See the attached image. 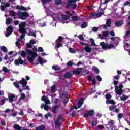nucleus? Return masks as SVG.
<instances>
[{"label": "nucleus", "mask_w": 130, "mask_h": 130, "mask_svg": "<svg viewBox=\"0 0 130 130\" xmlns=\"http://www.w3.org/2000/svg\"><path fill=\"white\" fill-rule=\"evenodd\" d=\"M124 21L123 20H119L116 21L115 22V26L118 28V27H120L122 25H123Z\"/></svg>", "instance_id": "2eb2a0df"}, {"label": "nucleus", "mask_w": 130, "mask_h": 130, "mask_svg": "<svg viewBox=\"0 0 130 130\" xmlns=\"http://www.w3.org/2000/svg\"><path fill=\"white\" fill-rule=\"evenodd\" d=\"M90 41L92 46H97V45H96V44L95 43V40H93V39H92V38L90 39Z\"/></svg>", "instance_id": "c9c22d12"}, {"label": "nucleus", "mask_w": 130, "mask_h": 130, "mask_svg": "<svg viewBox=\"0 0 130 130\" xmlns=\"http://www.w3.org/2000/svg\"><path fill=\"white\" fill-rule=\"evenodd\" d=\"M14 129L15 130H22V127L20 126V125L18 124H15L14 126Z\"/></svg>", "instance_id": "bb28decb"}, {"label": "nucleus", "mask_w": 130, "mask_h": 130, "mask_svg": "<svg viewBox=\"0 0 130 130\" xmlns=\"http://www.w3.org/2000/svg\"><path fill=\"white\" fill-rule=\"evenodd\" d=\"M21 54L22 57L25 58L26 57V54H28V53H27V51H26V52H24V51H22Z\"/></svg>", "instance_id": "4c0bfd02"}, {"label": "nucleus", "mask_w": 130, "mask_h": 130, "mask_svg": "<svg viewBox=\"0 0 130 130\" xmlns=\"http://www.w3.org/2000/svg\"><path fill=\"white\" fill-rule=\"evenodd\" d=\"M16 98V95H15L14 94H11L8 96V99L9 102H13V101H14V98Z\"/></svg>", "instance_id": "a211bd4d"}, {"label": "nucleus", "mask_w": 130, "mask_h": 130, "mask_svg": "<svg viewBox=\"0 0 130 130\" xmlns=\"http://www.w3.org/2000/svg\"><path fill=\"white\" fill-rule=\"evenodd\" d=\"M11 5H10V3H6L4 5H1V11H5V9L6 8H9Z\"/></svg>", "instance_id": "dca6fc26"}, {"label": "nucleus", "mask_w": 130, "mask_h": 130, "mask_svg": "<svg viewBox=\"0 0 130 130\" xmlns=\"http://www.w3.org/2000/svg\"><path fill=\"white\" fill-rule=\"evenodd\" d=\"M18 84L22 85V87L23 88H24V87H26L25 89L26 90H29V86H27V84H28V81H27L26 79H25V78H22V80H20L18 82Z\"/></svg>", "instance_id": "39448f33"}, {"label": "nucleus", "mask_w": 130, "mask_h": 130, "mask_svg": "<svg viewBox=\"0 0 130 130\" xmlns=\"http://www.w3.org/2000/svg\"><path fill=\"white\" fill-rule=\"evenodd\" d=\"M94 114H95V111L93 110L87 111L86 113L84 114V117L87 118L89 116H92Z\"/></svg>", "instance_id": "6e6552de"}, {"label": "nucleus", "mask_w": 130, "mask_h": 130, "mask_svg": "<svg viewBox=\"0 0 130 130\" xmlns=\"http://www.w3.org/2000/svg\"><path fill=\"white\" fill-rule=\"evenodd\" d=\"M120 99L121 101H125V100L128 99V96L125 95H123L122 97H120Z\"/></svg>", "instance_id": "72a5a7b5"}, {"label": "nucleus", "mask_w": 130, "mask_h": 130, "mask_svg": "<svg viewBox=\"0 0 130 130\" xmlns=\"http://www.w3.org/2000/svg\"><path fill=\"white\" fill-rule=\"evenodd\" d=\"M129 35H130V30H128L126 31L125 36H129Z\"/></svg>", "instance_id": "774afa93"}, {"label": "nucleus", "mask_w": 130, "mask_h": 130, "mask_svg": "<svg viewBox=\"0 0 130 130\" xmlns=\"http://www.w3.org/2000/svg\"><path fill=\"white\" fill-rule=\"evenodd\" d=\"M126 43H125V46L126 47H127V48H130V40H126ZM127 41H128L129 42L127 43Z\"/></svg>", "instance_id": "a18cd8bd"}, {"label": "nucleus", "mask_w": 130, "mask_h": 130, "mask_svg": "<svg viewBox=\"0 0 130 130\" xmlns=\"http://www.w3.org/2000/svg\"><path fill=\"white\" fill-rule=\"evenodd\" d=\"M26 53H27L28 55H30V56H31V57L28 58L29 62H30L31 64H35L36 66H38V63H34V59L36 58V57L37 56V53L34 52L33 51L30 49L26 50Z\"/></svg>", "instance_id": "f257e3e1"}, {"label": "nucleus", "mask_w": 130, "mask_h": 130, "mask_svg": "<svg viewBox=\"0 0 130 130\" xmlns=\"http://www.w3.org/2000/svg\"><path fill=\"white\" fill-rule=\"evenodd\" d=\"M2 72H4V73H10V70H8V68L4 66L2 69Z\"/></svg>", "instance_id": "2f4dec72"}, {"label": "nucleus", "mask_w": 130, "mask_h": 130, "mask_svg": "<svg viewBox=\"0 0 130 130\" xmlns=\"http://www.w3.org/2000/svg\"><path fill=\"white\" fill-rule=\"evenodd\" d=\"M115 90L117 95H122L123 93V90L119 89V88H118V86H115Z\"/></svg>", "instance_id": "ddd939ff"}, {"label": "nucleus", "mask_w": 130, "mask_h": 130, "mask_svg": "<svg viewBox=\"0 0 130 130\" xmlns=\"http://www.w3.org/2000/svg\"><path fill=\"white\" fill-rule=\"evenodd\" d=\"M83 72V68H78L77 70H74L73 71V73L74 75H79L81 74Z\"/></svg>", "instance_id": "f8f14e48"}, {"label": "nucleus", "mask_w": 130, "mask_h": 130, "mask_svg": "<svg viewBox=\"0 0 130 130\" xmlns=\"http://www.w3.org/2000/svg\"><path fill=\"white\" fill-rule=\"evenodd\" d=\"M62 3V0H55V4L56 5H60Z\"/></svg>", "instance_id": "49530a36"}, {"label": "nucleus", "mask_w": 130, "mask_h": 130, "mask_svg": "<svg viewBox=\"0 0 130 130\" xmlns=\"http://www.w3.org/2000/svg\"><path fill=\"white\" fill-rule=\"evenodd\" d=\"M80 0H68L69 4H73V3H76V2H79Z\"/></svg>", "instance_id": "09e8293b"}, {"label": "nucleus", "mask_w": 130, "mask_h": 130, "mask_svg": "<svg viewBox=\"0 0 130 130\" xmlns=\"http://www.w3.org/2000/svg\"><path fill=\"white\" fill-rule=\"evenodd\" d=\"M96 79L98 80V82H102V78L99 75L96 76Z\"/></svg>", "instance_id": "5fc2aeb1"}, {"label": "nucleus", "mask_w": 130, "mask_h": 130, "mask_svg": "<svg viewBox=\"0 0 130 130\" xmlns=\"http://www.w3.org/2000/svg\"><path fill=\"white\" fill-rule=\"evenodd\" d=\"M37 50H38V51L39 52H43V51H44V50L43 48L42 47H38Z\"/></svg>", "instance_id": "603ef678"}, {"label": "nucleus", "mask_w": 130, "mask_h": 130, "mask_svg": "<svg viewBox=\"0 0 130 130\" xmlns=\"http://www.w3.org/2000/svg\"><path fill=\"white\" fill-rule=\"evenodd\" d=\"M70 5L71 6V7H72V9H73V10H75V9H76V8H77V4H74L72 5V4H70Z\"/></svg>", "instance_id": "6e6d98bb"}, {"label": "nucleus", "mask_w": 130, "mask_h": 130, "mask_svg": "<svg viewBox=\"0 0 130 130\" xmlns=\"http://www.w3.org/2000/svg\"><path fill=\"white\" fill-rule=\"evenodd\" d=\"M103 15H104L103 12L96 13V17H101Z\"/></svg>", "instance_id": "8fccbe9b"}, {"label": "nucleus", "mask_w": 130, "mask_h": 130, "mask_svg": "<svg viewBox=\"0 0 130 130\" xmlns=\"http://www.w3.org/2000/svg\"><path fill=\"white\" fill-rule=\"evenodd\" d=\"M83 50H84L87 53H90L92 51V49L89 47V45H87L85 47H84Z\"/></svg>", "instance_id": "aec40b11"}, {"label": "nucleus", "mask_w": 130, "mask_h": 130, "mask_svg": "<svg viewBox=\"0 0 130 130\" xmlns=\"http://www.w3.org/2000/svg\"><path fill=\"white\" fill-rule=\"evenodd\" d=\"M83 104H84V99L83 98H81L78 100V103L77 104L78 108H81Z\"/></svg>", "instance_id": "4468645a"}, {"label": "nucleus", "mask_w": 130, "mask_h": 130, "mask_svg": "<svg viewBox=\"0 0 130 130\" xmlns=\"http://www.w3.org/2000/svg\"><path fill=\"white\" fill-rule=\"evenodd\" d=\"M82 29H85V28H87L88 27V23L87 22H83L81 25Z\"/></svg>", "instance_id": "5701e85b"}, {"label": "nucleus", "mask_w": 130, "mask_h": 130, "mask_svg": "<svg viewBox=\"0 0 130 130\" xmlns=\"http://www.w3.org/2000/svg\"><path fill=\"white\" fill-rule=\"evenodd\" d=\"M63 39V37H62V36H59L58 38V39H57L56 40V42H61V41Z\"/></svg>", "instance_id": "a19ab883"}, {"label": "nucleus", "mask_w": 130, "mask_h": 130, "mask_svg": "<svg viewBox=\"0 0 130 130\" xmlns=\"http://www.w3.org/2000/svg\"><path fill=\"white\" fill-rule=\"evenodd\" d=\"M92 82L93 86H95L96 85V77H94L93 80L91 81Z\"/></svg>", "instance_id": "864d4df0"}, {"label": "nucleus", "mask_w": 130, "mask_h": 130, "mask_svg": "<svg viewBox=\"0 0 130 130\" xmlns=\"http://www.w3.org/2000/svg\"><path fill=\"white\" fill-rule=\"evenodd\" d=\"M106 24L102 25L104 29H107V28H110L111 27V20L108 19L106 21Z\"/></svg>", "instance_id": "9d476101"}, {"label": "nucleus", "mask_w": 130, "mask_h": 130, "mask_svg": "<svg viewBox=\"0 0 130 130\" xmlns=\"http://www.w3.org/2000/svg\"><path fill=\"white\" fill-rule=\"evenodd\" d=\"M45 110H48L49 109V106L47 105H45L44 108Z\"/></svg>", "instance_id": "e2e57ef3"}, {"label": "nucleus", "mask_w": 130, "mask_h": 130, "mask_svg": "<svg viewBox=\"0 0 130 130\" xmlns=\"http://www.w3.org/2000/svg\"><path fill=\"white\" fill-rule=\"evenodd\" d=\"M122 117H123V114H122V113H119L118 114V118H119V119H121Z\"/></svg>", "instance_id": "4d7b16f0"}, {"label": "nucleus", "mask_w": 130, "mask_h": 130, "mask_svg": "<svg viewBox=\"0 0 130 130\" xmlns=\"http://www.w3.org/2000/svg\"><path fill=\"white\" fill-rule=\"evenodd\" d=\"M100 45L102 46L103 49H111V48H113L114 47V45H109L108 44L105 43L104 42L100 43Z\"/></svg>", "instance_id": "7ed1b4c3"}, {"label": "nucleus", "mask_w": 130, "mask_h": 130, "mask_svg": "<svg viewBox=\"0 0 130 130\" xmlns=\"http://www.w3.org/2000/svg\"><path fill=\"white\" fill-rule=\"evenodd\" d=\"M38 62H39V63L41 64V66H42V64L44 63V62L43 61V59H42L41 57H39L38 59Z\"/></svg>", "instance_id": "c756f323"}, {"label": "nucleus", "mask_w": 130, "mask_h": 130, "mask_svg": "<svg viewBox=\"0 0 130 130\" xmlns=\"http://www.w3.org/2000/svg\"><path fill=\"white\" fill-rule=\"evenodd\" d=\"M9 14L11 15V16H12V17H15L16 16V12L14 11V10H10L9 11Z\"/></svg>", "instance_id": "473e14b6"}, {"label": "nucleus", "mask_w": 130, "mask_h": 130, "mask_svg": "<svg viewBox=\"0 0 130 130\" xmlns=\"http://www.w3.org/2000/svg\"><path fill=\"white\" fill-rule=\"evenodd\" d=\"M29 42H30V44H36V42L34 40H30Z\"/></svg>", "instance_id": "69168bd1"}, {"label": "nucleus", "mask_w": 130, "mask_h": 130, "mask_svg": "<svg viewBox=\"0 0 130 130\" xmlns=\"http://www.w3.org/2000/svg\"><path fill=\"white\" fill-rule=\"evenodd\" d=\"M87 80L88 82H92V80H93V78L91 76H89L87 77Z\"/></svg>", "instance_id": "13d9d810"}, {"label": "nucleus", "mask_w": 130, "mask_h": 130, "mask_svg": "<svg viewBox=\"0 0 130 130\" xmlns=\"http://www.w3.org/2000/svg\"><path fill=\"white\" fill-rule=\"evenodd\" d=\"M114 78V80L115 81V80H116V81H118L119 78H120V76L119 75H117V76H115L113 77Z\"/></svg>", "instance_id": "bf43d9fd"}, {"label": "nucleus", "mask_w": 130, "mask_h": 130, "mask_svg": "<svg viewBox=\"0 0 130 130\" xmlns=\"http://www.w3.org/2000/svg\"><path fill=\"white\" fill-rule=\"evenodd\" d=\"M35 130H45V126L41 125L35 128Z\"/></svg>", "instance_id": "4be33fe9"}, {"label": "nucleus", "mask_w": 130, "mask_h": 130, "mask_svg": "<svg viewBox=\"0 0 130 130\" xmlns=\"http://www.w3.org/2000/svg\"><path fill=\"white\" fill-rule=\"evenodd\" d=\"M72 20L73 22H78V21L80 20V18L77 16H74L72 17Z\"/></svg>", "instance_id": "393cba45"}, {"label": "nucleus", "mask_w": 130, "mask_h": 130, "mask_svg": "<svg viewBox=\"0 0 130 130\" xmlns=\"http://www.w3.org/2000/svg\"><path fill=\"white\" fill-rule=\"evenodd\" d=\"M52 70H54V71H60V68L58 67V66L54 65L52 67Z\"/></svg>", "instance_id": "a878e982"}, {"label": "nucleus", "mask_w": 130, "mask_h": 130, "mask_svg": "<svg viewBox=\"0 0 130 130\" xmlns=\"http://www.w3.org/2000/svg\"><path fill=\"white\" fill-rule=\"evenodd\" d=\"M19 84H20V83H18V82H14L13 83V85H14V86L16 87V88H17V89L18 88H20V85H19Z\"/></svg>", "instance_id": "79ce46f5"}, {"label": "nucleus", "mask_w": 130, "mask_h": 130, "mask_svg": "<svg viewBox=\"0 0 130 130\" xmlns=\"http://www.w3.org/2000/svg\"><path fill=\"white\" fill-rule=\"evenodd\" d=\"M69 50L70 53H76V50H74L73 48H69Z\"/></svg>", "instance_id": "37998d69"}, {"label": "nucleus", "mask_w": 130, "mask_h": 130, "mask_svg": "<svg viewBox=\"0 0 130 130\" xmlns=\"http://www.w3.org/2000/svg\"><path fill=\"white\" fill-rule=\"evenodd\" d=\"M59 107H60V106L55 105L53 107H52V112H53V113L56 114V110H57V109H58Z\"/></svg>", "instance_id": "f3484780"}, {"label": "nucleus", "mask_w": 130, "mask_h": 130, "mask_svg": "<svg viewBox=\"0 0 130 130\" xmlns=\"http://www.w3.org/2000/svg\"><path fill=\"white\" fill-rule=\"evenodd\" d=\"M110 35H111V36H113V37L115 36V33L114 32V30L111 31Z\"/></svg>", "instance_id": "338daca9"}, {"label": "nucleus", "mask_w": 130, "mask_h": 130, "mask_svg": "<svg viewBox=\"0 0 130 130\" xmlns=\"http://www.w3.org/2000/svg\"><path fill=\"white\" fill-rule=\"evenodd\" d=\"M102 34L104 37H107V36H108V35H109V32H108V31H103Z\"/></svg>", "instance_id": "ea45409f"}, {"label": "nucleus", "mask_w": 130, "mask_h": 130, "mask_svg": "<svg viewBox=\"0 0 130 130\" xmlns=\"http://www.w3.org/2000/svg\"><path fill=\"white\" fill-rule=\"evenodd\" d=\"M62 18L63 19V20H69V19H70L71 17L69 15H62Z\"/></svg>", "instance_id": "f704fd0d"}, {"label": "nucleus", "mask_w": 130, "mask_h": 130, "mask_svg": "<svg viewBox=\"0 0 130 130\" xmlns=\"http://www.w3.org/2000/svg\"><path fill=\"white\" fill-rule=\"evenodd\" d=\"M106 103L107 104H112V105H115V104H116V102L113 100H107Z\"/></svg>", "instance_id": "6ab92c4d"}, {"label": "nucleus", "mask_w": 130, "mask_h": 130, "mask_svg": "<svg viewBox=\"0 0 130 130\" xmlns=\"http://www.w3.org/2000/svg\"><path fill=\"white\" fill-rule=\"evenodd\" d=\"M14 63L15 66H19V64H23V66H26L27 62H26V60H23L21 58H18V59H15L14 61Z\"/></svg>", "instance_id": "423d86ee"}, {"label": "nucleus", "mask_w": 130, "mask_h": 130, "mask_svg": "<svg viewBox=\"0 0 130 130\" xmlns=\"http://www.w3.org/2000/svg\"><path fill=\"white\" fill-rule=\"evenodd\" d=\"M56 42V47L57 48H59V47H61L62 46V44L60 43L59 42Z\"/></svg>", "instance_id": "c03bdc74"}, {"label": "nucleus", "mask_w": 130, "mask_h": 130, "mask_svg": "<svg viewBox=\"0 0 130 130\" xmlns=\"http://www.w3.org/2000/svg\"><path fill=\"white\" fill-rule=\"evenodd\" d=\"M1 50L3 51V52H5V53H7L8 52V49H7V47H6L5 46H2L1 47Z\"/></svg>", "instance_id": "cd10ccee"}, {"label": "nucleus", "mask_w": 130, "mask_h": 130, "mask_svg": "<svg viewBox=\"0 0 130 130\" xmlns=\"http://www.w3.org/2000/svg\"><path fill=\"white\" fill-rule=\"evenodd\" d=\"M42 101H44L46 105H48V104H51L50 100L48 99V97L45 95H43L41 98Z\"/></svg>", "instance_id": "9b49d317"}, {"label": "nucleus", "mask_w": 130, "mask_h": 130, "mask_svg": "<svg viewBox=\"0 0 130 130\" xmlns=\"http://www.w3.org/2000/svg\"><path fill=\"white\" fill-rule=\"evenodd\" d=\"M72 77V74L70 72H66L64 75V78L66 79H71Z\"/></svg>", "instance_id": "412c9836"}, {"label": "nucleus", "mask_w": 130, "mask_h": 130, "mask_svg": "<svg viewBox=\"0 0 130 130\" xmlns=\"http://www.w3.org/2000/svg\"><path fill=\"white\" fill-rule=\"evenodd\" d=\"M111 94L109 93H107L105 95V98H106V99H107V100H110L111 99Z\"/></svg>", "instance_id": "58836bf2"}, {"label": "nucleus", "mask_w": 130, "mask_h": 130, "mask_svg": "<svg viewBox=\"0 0 130 130\" xmlns=\"http://www.w3.org/2000/svg\"><path fill=\"white\" fill-rule=\"evenodd\" d=\"M62 120V114H61L58 116L57 120L55 122V125L58 127L60 126V120Z\"/></svg>", "instance_id": "1a4fd4ad"}, {"label": "nucleus", "mask_w": 130, "mask_h": 130, "mask_svg": "<svg viewBox=\"0 0 130 130\" xmlns=\"http://www.w3.org/2000/svg\"><path fill=\"white\" fill-rule=\"evenodd\" d=\"M12 23V18L9 17L8 18L6 19V25H10Z\"/></svg>", "instance_id": "c85d7f7f"}, {"label": "nucleus", "mask_w": 130, "mask_h": 130, "mask_svg": "<svg viewBox=\"0 0 130 130\" xmlns=\"http://www.w3.org/2000/svg\"><path fill=\"white\" fill-rule=\"evenodd\" d=\"M7 33L5 34L6 37H9L11 34H12L14 31L13 26L12 25L9 26V27L6 29Z\"/></svg>", "instance_id": "0eeeda50"}, {"label": "nucleus", "mask_w": 130, "mask_h": 130, "mask_svg": "<svg viewBox=\"0 0 130 130\" xmlns=\"http://www.w3.org/2000/svg\"><path fill=\"white\" fill-rule=\"evenodd\" d=\"M21 34L22 35L20 36V39L23 40L25 38V34H26V33H21Z\"/></svg>", "instance_id": "680f3d73"}, {"label": "nucleus", "mask_w": 130, "mask_h": 130, "mask_svg": "<svg viewBox=\"0 0 130 130\" xmlns=\"http://www.w3.org/2000/svg\"><path fill=\"white\" fill-rule=\"evenodd\" d=\"M6 100H8V98H5V99H2L0 101V102L2 103V105H4V104L6 103Z\"/></svg>", "instance_id": "3c124183"}, {"label": "nucleus", "mask_w": 130, "mask_h": 130, "mask_svg": "<svg viewBox=\"0 0 130 130\" xmlns=\"http://www.w3.org/2000/svg\"><path fill=\"white\" fill-rule=\"evenodd\" d=\"M92 70L94 71V72L95 73L96 75L99 74L100 71L99 69L97 68L96 67L94 66L92 68Z\"/></svg>", "instance_id": "b1692460"}, {"label": "nucleus", "mask_w": 130, "mask_h": 130, "mask_svg": "<svg viewBox=\"0 0 130 130\" xmlns=\"http://www.w3.org/2000/svg\"><path fill=\"white\" fill-rule=\"evenodd\" d=\"M51 91L52 93H55L56 92V86L55 85H53L51 87Z\"/></svg>", "instance_id": "7c9ffc66"}, {"label": "nucleus", "mask_w": 130, "mask_h": 130, "mask_svg": "<svg viewBox=\"0 0 130 130\" xmlns=\"http://www.w3.org/2000/svg\"><path fill=\"white\" fill-rule=\"evenodd\" d=\"M79 39H80V40H84V36H83L82 35H80L78 36Z\"/></svg>", "instance_id": "0e129e2a"}, {"label": "nucleus", "mask_w": 130, "mask_h": 130, "mask_svg": "<svg viewBox=\"0 0 130 130\" xmlns=\"http://www.w3.org/2000/svg\"><path fill=\"white\" fill-rule=\"evenodd\" d=\"M91 124H92V126L96 125V124H97V121H96L95 120L92 121Z\"/></svg>", "instance_id": "052dcab7"}, {"label": "nucleus", "mask_w": 130, "mask_h": 130, "mask_svg": "<svg viewBox=\"0 0 130 130\" xmlns=\"http://www.w3.org/2000/svg\"><path fill=\"white\" fill-rule=\"evenodd\" d=\"M17 15L21 20H26L27 17H29V13L27 12H22L18 11Z\"/></svg>", "instance_id": "f03ea898"}, {"label": "nucleus", "mask_w": 130, "mask_h": 130, "mask_svg": "<svg viewBox=\"0 0 130 130\" xmlns=\"http://www.w3.org/2000/svg\"><path fill=\"white\" fill-rule=\"evenodd\" d=\"M116 108V106L113 105V106H110L109 108V109L110 111H113V110H114V109H115Z\"/></svg>", "instance_id": "e433bc0d"}, {"label": "nucleus", "mask_w": 130, "mask_h": 130, "mask_svg": "<svg viewBox=\"0 0 130 130\" xmlns=\"http://www.w3.org/2000/svg\"><path fill=\"white\" fill-rule=\"evenodd\" d=\"M26 27V22H22L20 23V24L19 25V31L20 33H27L26 31V29L25 28Z\"/></svg>", "instance_id": "20e7f679"}, {"label": "nucleus", "mask_w": 130, "mask_h": 130, "mask_svg": "<svg viewBox=\"0 0 130 130\" xmlns=\"http://www.w3.org/2000/svg\"><path fill=\"white\" fill-rule=\"evenodd\" d=\"M25 98H26V95L25 94V93H22L20 96V99L21 100H24Z\"/></svg>", "instance_id": "de8ad7c7"}]
</instances>
